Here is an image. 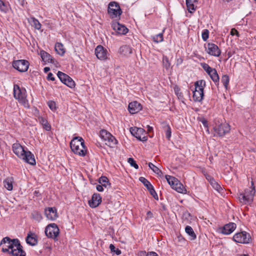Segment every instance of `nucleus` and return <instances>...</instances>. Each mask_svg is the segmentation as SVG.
Instances as JSON below:
<instances>
[{
  "mask_svg": "<svg viewBox=\"0 0 256 256\" xmlns=\"http://www.w3.org/2000/svg\"><path fill=\"white\" fill-rule=\"evenodd\" d=\"M72 150L80 156H84L86 154V148L84 146V140L81 137L74 138L70 142Z\"/></svg>",
  "mask_w": 256,
  "mask_h": 256,
  "instance_id": "obj_1",
  "label": "nucleus"
},
{
  "mask_svg": "<svg viewBox=\"0 0 256 256\" xmlns=\"http://www.w3.org/2000/svg\"><path fill=\"white\" fill-rule=\"evenodd\" d=\"M14 98L25 108H30L28 102L26 98V92L24 88H20L18 84H14Z\"/></svg>",
  "mask_w": 256,
  "mask_h": 256,
  "instance_id": "obj_2",
  "label": "nucleus"
},
{
  "mask_svg": "<svg viewBox=\"0 0 256 256\" xmlns=\"http://www.w3.org/2000/svg\"><path fill=\"white\" fill-rule=\"evenodd\" d=\"M206 82L204 80H200L195 82V90L193 92V98L194 101L200 102L204 97V88Z\"/></svg>",
  "mask_w": 256,
  "mask_h": 256,
  "instance_id": "obj_3",
  "label": "nucleus"
},
{
  "mask_svg": "<svg viewBox=\"0 0 256 256\" xmlns=\"http://www.w3.org/2000/svg\"><path fill=\"white\" fill-rule=\"evenodd\" d=\"M108 12L110 16L113 18L119 17L122 13V10L118 2H112L108 4Z\"/></svg>",
  "mask_w": 256,
  "mask_h": 256,
  "instance_id": "obj_4",
  "label": "nucleus"
},
{
  "mask_svg": "<svg viewBox=\"0 0 256 256\" xmlns=\"http://www.w3.org/2000/svg\"><path fill=\"white\" fill-rule=\"evenodd\" d=\"M100 136L105 142V144L110 147H114L117 143V140L116 138L106 130H102L100 132Z\"/></svg>",
  "mask_w": 256,
  "mask_h": 256,
  "instance_id": "obj_5",
  "label": "nucleus"
},
{
  "mask_svg": "<svg viewBox=\"0 0 256 256\" xmlns=\"http://www.w3.org/2000/svg\"><path fill=\"white\" fill-rule=\"evenodd\" d=\"M100 136L105 142V144L110 147H114L117 143V140L116 138L106 130H102L100 132Z\"/></svg>",
  "mask_w": 256,
  "mask_h": 256,
  "instance_id": "obj_6",
  "label": "nucleus"
},
{
  "mask_svg": "<svg viewBox=\"0 0 256 256\" xmlns=\"http://www.w3.org/2000/svg\"><path fill=\"white\" fill-rule=\"evenodd\" d=\"M45 234L48 238L55 239L60 234V230L56 224H50L46 226Z\"/></svg>",
  "mask_w": 256,
  "mask_h": 256,
  "instance_id": "obj_7",
  "label": "nucleus"
},
{
  "mask_svg": "<svg viewBox=\"0 0 256 256\" xmlns=\"http://www.w3.org/2000/svg\"><path fill=\"white\" fill-rule=\"evenodd\" d=\"M234 242L240 244H248L250 241V234L245 231L235 234L233 236Z\"/></svg>",
  "mask_w": 256,
  "mask_h": 256,
  "instance_id": "obj_8",
  "label": "nucleus"
},
{
  "mask_svg": "<svg viewBox=\"0 0 256 256\" xmlns=\"http://www.w3.org/2000/svg\"><path fill=\"white\" fill-rule=\"evenodd\" d=\"M16 240H19L18 239L10 240L8 237L4 238L0 242V245H2V250L4 252H9L14 248L16 245Z\"/></svg>",
  "mask_w": 256,
  "mask_h": 256,
  "instance_id": "obj_9",
  "label": "nucleus"
},
{
  "mask_svg": "<svg viewBox=\"0 0 256 256\" xmlns=\"http://www.w3.org/2000/svg\"><path fill=\"white\" fill-rule=\"evenodd\" d=\"M214 130L219 136H224L226 134L230 132V126L228 123L224 122L216 124L214 127Z\"/></svg>",
  "mask_w": 256,
  "mask_h": 256,
  "instance_id": "obj_10",
  "label": "nucleus"
},
{
  "mask_svg": "<svg viewBox=\"0 0 256 256\" xmlns=\"http://www.w3.org/2000/svg\"><path fill=\"white\" fill-rule=\"evenodd\" d=\"M130 131L131 134L138 140L142 142H145L147 140L146 137L144 136L145 130L142 128L131 127L130 128Z\"/></svg>",
  "mask_w": 256,
  "mask_h": 256,
  "instance_id": "obj_11",
  "label": "nucleus"
},
{
  "mask_svg": "<svg viewBox=\"0 0 256 256\" xmlns=\"http://www.w3.org/2000/svg\"><path fill=\"white\" fill-rule=\"evenodd\" d=\"M12 66L20 72H25L28 68L29 62L24 60H14L12 62Z\"/></svg>",
  "mask_w": 256,
  "mask_h": 256,
  "instance_id": "obj_12",
  "label": "nucleus"
},
{
  "mask_svg": "<svg viewBox=\"0 0 256 256\" xmlns=\"http://www.w3.org/2000/svg\"><path fill=\"white\" fill-rule=\"evenodd\" d=\"M95 54L100 60H106L109 56L108 50L100 45L98 46L95 48Z\"/></svg>",
  "mask_w": 256,
  "mask_h": 256,
  "instance_id": "obj_13",
  "label": "nucleus"
},
{
  "mask_svg": "<svg viewBox=\"0 0 256 256\" xmlns=\"http://www.w3.org/2000/svg\"><path fill=\"white\" fill-rule=\"evenodd\" d=\"M205 48L206 52L211 56L218 57L220 55L221 51L220 49L214 44L208 43Z\"/></svg>",
  "mask_w": 256,
  "mask_h": 256,
  "instance_id": "obj_14",
  "label": "nucleus"
},
{
  "mask_svg": "<svg viewBox=\"0 0 256 256\" xmlns=\"http://www.w3.org/2000/svg\"><path fill=\"white\" fill-rule=\"evenodd\" d=\"M44 214L50 220H56L58 216L57 209L55 207H48L44 210Z\"/></svg>",
  "mask_w": 256,
  "mask_h": 256,
  "instance_id": "obj_15",
  "label": "nucleus"
},
{
  "mask_svg": "<svg viewBox=\"0 0 256 256\" xmlns=\"http://www.w3.org/2000/svg\"><path fill=\"white\" fill-rule=\"evenodd\" d=\"M16 245L14 246V248L10 251V254L12 256H26V254L22 250V246H21L19 240H16Z\"/></svg>",
  "mask_w": 256,
  "mask_h": 256,
  "instance_id": "obj_16",
  "label": "nucleus"
},
{
  "mask_svg": "<svg viewBox=\"0 0 256 256\" xmlns=\"http://www.w3.org/2000/svg\"><path fill=\"white\" fill-rule=\"evenodd\" d=\"M139 180L140 182H142L144 186L148 188V190H149L150 194L153 196V197L155 198L158 200V195L154 190L153 186L152 185V184L144 177H140L139 178Z\"/></svg>",
  "mask_w": 256,
  "mask_h": 256,
  "instance_id": "obj_17",
  "label": "nucleus"
},
{
  "mask_svg": "<svg viewBox=\"0 0 256 256\" xmlns=\"http://www.w3.org/2000/svg\"><path fill=\"white\" fill-rule=\"evenodd\" d=\"M12 149L14 154L19 158H23V155L25 154L26 150L19 143L16 142L12 146Z\"/></svg>",
  "mask_w": 256,
  "mask_h": 256,
  "instance_id": "obj_18",
  "label": "nucleus"
},
{
  "mask_svg": "<svg viewBox=\"0 0 256 256\" xmlns=\"http://www.w3.org/2000/svg\"><path fill=\"white\" fill-rule=\"evenodd\" d=\"M236 225L234 222H230L220 228V232L224 234H230L236 228Z\"/></svg>",
  "mask_w": 256,
  "mask_h": 256,
  "instance_id": "obj_19",
  "label": "nucleus"
},
{
  "mask_svg": "<svg viewBox=\"0 0 256 256\" xmlns=\"http://www.w3.org/2000/svg\"><path fill=\"white\" fill-rule=\"evenodd\" d=\"M102 202V198L100 194H94L91 200H89V205L91 208H95L99 206Z\"/></svg>",
  "mask_w": 256,
  "mask_h": 256,
  "instance_id": "obj_20",
  "label": "nucleus"
},
{
  "mask_svg": "<svg viewBox=\"0 0 256 256\" xmlns=\"http://www.w3.org/2000/svg\"><path fill=\"white\" fill-rule=\"evenodd\" d=\"M142 106L140 103L136 101L131 102L128 104V110L130 113L134 114L142 110Z\"/></svg>",
  "mask_w": 256,
  "mask_h": 256,
  "instance_id": "obj_21",
  "label": "nucleus"
},
{
  "mask_svg": "<svg viewBox=\"0 0 256 256\" xmlns=\"http://www.w3.org/2000/svg\"><path fill=\"white\" fill-rule=\"evenodd\" d=\"M21 159L24 160L25 162L30 164L31 165L36 164V160L34 154L30 151H26L23 155V158Z\"/></svg>",
  "mask_w": 256,
  "mask_h": 256,
  "instance_id": "obj_22",
  "label": "nucleus"
},
{
  "mask_svg": "<svg viewBox=\"0 0 256 256\" xmlns=\"http://www.w3.org/2000/svg\"><path fill=\"white\" fill-rule=\"evenodd\" d=\"M250 184V186L248 188L246 189L244 191V192L248 196V199L249 200H252L253 202L254 198L256 194V190L254 186V182L251 181Z\"/></svg>",
  "mask_w": 256,
  "mask_h": 256,
  "instance_id": "obj_23",
  "label": "nucleus"
},
{
  "mask_svg": "<svg viewBox=\"0 0 256 256\" xmlns=\"http://www.w3.org/2000/svg\"><path fill=\"white\" fill-rule=\"evenodd\" d=\"M26 242L28 244L32 246L36 245L38 243V239L36 234L31 232H30L26 238Z\"/></svg>",
  "mask_w": 256,
  "mask_h": 256,
  "instance_id": "obj_24",
  "label": "nucleus"
},
{
  "mask_svg": "<svg viewBox=\"0 0 256 256\" xmlns=\"http://www.w3.org/2000/svg\"><path fill=\"white\" fill-rule=\"evenodd\" d=\"M112 26L116 32L120 34H125L128 32V29L124 26L118 22L113 24Z\"/></svg>",
  "mask_w": 256,
  "mask_h": 256,
  "instance_id": "obj_25",
  "label": "nucleus"
},
{
  "mask_svg": "<svg viewBox=\"0 0 256 256\" xmlns=\"http://www.w3.org/2000/svg\"><path fill=\"white\" fill-rule=\"evenodd\" d=\"M132 52V48L128 46L124 45L120 48L119 52L126 56H130Z\"/></svg>",
  "mask_w": 256,
  "mask_h": 256,
  "instance_id": "obj_26",
  "label": "nucleus"
},
{
  "mask_svg": "<svg viewBox=\"0 0 256 256\" xmlns=\"http://www.w3.org/2000/svg\"><path fill=\"white\" fill-rule=\"evenodd\" d=\"M172 188L180 193L184 194L186 192L183 184L178 179Z\"/></svg>",
  "mask_w": 256,
  "mask_h": 256,
  "instance_id": "obj_27",
  "label": "nucleus"
},
{
  "mask_svg": "<svg viewBox=\"0 0 256 256\" xmlns=\"http://www.w3.org/2000/svg\"><path fill=\"white\" fill-rule=\"evenodd\" d=\"M41 58L43 61L46 62L54 63V60L52 59V56L45 51L42 50L40 52Z\"/></svg>",
  "mask_w": 256,
  "mask_h": 256,
  "instance_id": "obj_28",
  "label": "nucleus"
},
{
  "mask_svg": "<svg viewBox=\"0 0 256 256\" xmlns=\"http://www.w3.org/2000/svg\"><path fill=\"white\" fill-rule=\"evenodd\" d=\"M248 196L244 192L240 193L238 195V198L240 203L244 204H250L252 202L249 200Z\"/></svg>",
  "mask_w": 256,
  "mask_h": 256,
  "instance_id": "obj_29",
  "label": "nucleus"
},
{
  "mask_svg": "<svg viewBox=\"0 0 256 256\" xmlns=\"http://www.w3.org/2000/svg\"><path fill=\"white\" fill-rule=\"evenodd\" d=\"M14 180L12 178H7L4 181V186L8 190H12L13 188Z\"/></svg>",
  "mask_w": 256,
  "mask_h": 256,
  "instance_id": "obj_30",
  "label": "nucleus"
},
{
  "mask_svg": "<svg viewBox=\"0 0 256 256\" xmlns=\"http://www.w3.org/2000/svg\"><path fill=\"white\" fill-rule=\"evenodd\" d=\"M55 50L57 54L61 56H64L66 52L64 45L60 42H56V44Z\"/></svg>",
  "mask_w": 256,
  "mask_h": 256,
  "instance_id": "obj_31",
  "label": "nucleus"
},
{
  "mask_svg": "<svg viewBox=\"0 0 256 256\" xmlns=\"http://www.w3.org/2000/svg\"><path fill=\"white\" fill-rule=\"evenodd\" d=\"M198 0H186V4L188 10L190 12L195 10L194 4L197 2Z\"/></svg>",
  "mask_w": 256,
  "mask_h": 256,
  "instance_id": "obj_32",
  "label": "nucleus"
},
{
  "mask_svg": "<svg viewBox=\"0 0 256 256\" xmlns=\"http://www.w3.org/2000/svg\"><path fill=\"white\" fill-rule=\"evenodd\" d=\"M185 231L186 234L190 236V239L194 240L196 238V235L192 228L189 226H187L185 228Z\"/></svg>",
  "mask_w": 256,
  "mask_h": 256,
  "instance_id": "obj_33",
  "label": "nucleus"
},
{
  "mask_svg": "<svg viewBox=\"0 0 256 256\" xmlns=\"http://www.w3.org/2000/svg\"><path fill=\"white\" fill-rule=\"evenodd\" d=\"M212 80L214 82H217L219 81V76L216 69L214 68L210 74H208Z\"/></svg>",
  "mask_w": 256,
  "mask_h": 256,
  "instance_id": "obj_34",
  "label": "nucleus"
},
{
  "mask_svg": "<svg viewBox=\"0 0 256 256\" xmlns=\"http://www.w3.org/2000/svg\"><path fill=\"white\" fill-rule=\"evenodd\" d=\"M40 122L43 126V127L46 130H50V126L48 123V121L44 118L40 117L38 118Z\"/></svg>",
  "mask_w": 256,
  "mask_h": 256,
  "instance_id": "obj_35",
  "label": "nucleus"
},
{
  "mask_svg": "<svg viewBox=\"0 0 256 256\" xmlns=\"http://www.w3.org/2000/svg\"><path fill=\"white\" fill-rule=\"evenodd\" d=\"M148 166L154 173L156 174H157L161 176L162 174V172L152 163L149 162Z\"/></svg>",
  "mask_w": 256,
  "mask_h": 256,
  "instance_id": "obj_36",
  "label": "nucleus"
},
{
  "mask_svg": "<svg viewBox=\"0 0 256 256\" xmlns=\"http://www.w3.org/2000/svg\"><path fill=\"white\" fill-rule=\"evenodd\" d=\"M165 177L168 182L170 186L172 188V186H174V184H176L177 178L169 175H166Z\"/></svg>",
  "mask_w": 256,
  "mask_h": 256,
  "instance_id": "obj_37",
  "label": "nucleus"
},
{
  "mask_svg": "<svg viewBox=\"0 0 256 256\" xmlns=\"http://www.w3.org/2000/svg\"><path fill=\"white\" fill-rule=\"evenodd\" d=\"M210 182L212 186L217 191L220 192L222 190L220 186L213 178L210 179Z\"/></svg>",
  "mask_w": 256,
  "mask_h": 256,
  "instance_id": "obj_38",
  "label": "nucleus"
},
{
  "mask_svg": "<svg viewBox=\"0 0 256 256\" xmlns=\"http://www.w3.org/2000/svg\"><path fill=\"white\" fill-rule=\"evenodd\" d=\"M98 182L100 184L104 186L105 188L110 185L108 178L106 176H101L99 178Z\"/></svg>",
  "mask_w": 256,
  "mask_h": 256,
  "instance_id": "obj_39",
  "label": "nucleus"
},
{
  "mask_svg": "<svg viewBox=\"0 0 256 256\" xmlns=\"http://www.w3.org/2000/svg\"><path fill=\"white\" fill-rule=\"evenodd\" d=\"M152 38V40L156 43L160 42L164 40L163 33H160L157 35L153 36Z\"/></svg>",
  "mask_w": 256,
  "mask_h": 256,
  "instance_id": "obj_40",
  "label": "nucleus"
},
{
  "mask_svg": "<svg viewBox=\"0 0 256 256\" xmlns=\"http://www.w3.org/2000/svg\"><path fill=\"white\" fill-rule=\"evenodd\" d=\"M60 80V81L64 83V82H66V78H68V76L64 74L62 72H61L60 71H58L57 74Z\"/></svg>",
  "mask_w": 256,
  "mask_h": 256,
  "instance_id": "obj_41",
  "label": "nucleus"
},
{
  "mask_svg": "<svg viewBox=\"0 0 256 256\" xmlns=\"http://www.w3.org/2000/svg\"><path fill=\"white\" fill-rule=\"evenodd\" d=\"M162 64L166 70H168L170 66V63L166 56H163L162 57Z\"/></svg>",
  "mask_w": 256,
  "mask_h": 256,
  "instance_id": "obj_42",
  "label": "nucleus"
},
{
  "mask_svg": "<svg viewBox=\"0 0 256 256\" xmlns=\"http://www.w3.org/2000/svg\"><path fill=\"white\" fill-rule=\"evenodd\" d=\"M32 214V218L37 222H40L42 218V214L38 212H34Z\"/></svg>",
  "mask_w": 256,
  "mask_h": 256,
  "instance_id": "obj_43",
  "label": "nucleus"
},
{
  "mask_svg": "<svg viewBox=\"0 0 256 256\" xmlns=\"http://www.w3.org/2000/svg\"><path fill=\"white\" fill-rule=\"evenodd\" d=\"M64 84L70 88H74L75 86L74 82L69 76H68V78H66V82H64Z\"/></svg>",
  "mask_w": 256,
  "mask_h": 256,
  "instance_id": "obj_44",
  "label": "nucleus"
},
{
  "mask_svg": "<svg viewBox=\"0 0 256 256\" xmlns=\"http://www.w3.org/2000/svg\"><path fill=\"white\" fill-rule=\"evenodd\" d=\"M222 82L226 88H227L229 83V78L227 75H224L222 78Z\"/></svg>",
  "mask_w": 256,
  "mask_h": 256,
  "instance_id": "obj_45",
  "label": "nucleus"
},
{
  "mask_svg": "<svg viewBox=\"0 0 256 256\" xmlns=\"http://www.w3.org/2000/svg\"><path fill=\"white\" fill-rule=\"evenodd\" d=\"M32 26L34 27L37 30H40L41 28V24L39 22V21L34 18H32Z\"/></svg>",
  "mask_w": 256,
  "mask_h": 256,
  "instance_id": "obj_46",
  "label": "nucleus"
},
{
  "mask_svg": "<svg viewBox=\"0 0 256 256\" xmlns=\"http://www.w3.org/2000/svg\"><path fill=\"white\" fill-rule=\"evenodd\" d=\"M128 162L132 166H133L136 169H138V166L136 164V161L134 160V159L133 158H128Z\"/></svg>",
  "mask_w": 256,
  "mask_h": 256,
  "instance_id": "obj_47",
  "label": "nucleus"
},
{
  "mask_svg": "<svg viewBox=\"0 0 256 256\" xmlns=\"http://www.w3.org/2000/svg\"><path fill=\"white\" fill-rule=\"evenodd\" d=\"M48 105L52 111H54L56 109V104L54 101H48Z\"/></svg>",
  "mask_w": 256,
  "mask_h": 256,
  "instance_id": "obj_48",
  "label": "nucleus"
},
{
  "mask_svg": "<svg viewBox=\"0 0 256 256\" xmlns=\"http://www.w3.org/2000/svg\"><path fill=\"white\" fill-rule=\"evenodd\" d=\"M209 36V32L208 30L205 29L202 32V36L204 41L207 40Z\"/></svg>",
  "mask_w": 256,
  "mask_h": 256,
  "instance_id": "obj_49",
  "label": "nucleus"
},
{
  "mask_svg": "<svg viewBox=\"0 0 256 256\" xmlns=\"http://www.w3.org/2000/svg\"><path fill=\"white\" fill-rule=\"evenodd\" d=\"M202 68L208 74L214 69L210 67L208 64L204 63L202 64Z\"/></svg>",
  "mask_w": 256,
  "mask_h": 256,
  "instance_id": "obj_50",
  "label": "nucleus"
},
{
  "mask_svg": "<svg viewBox=\"0 0 256 256\" xmlns=\"http://www.w3.org/2000/svg\"><path fill=\"white\" fill-rule=\"evenodd\" d=\"M166 128H167V130H166V137L168 139H170V138L171 136V130H170V126L168 125L166 126Z\"/></svg>",
  "mask_w": 256,
  "mask_h": 256,
  "instance_id": "obj_51",
  "label": "nucleus"
},
{
  "mask_svg": "<svg viewBox=\"0 0 256 256\" xmlns=\"http://www.w3.org/2000/svg\"><path fill=\"white\" fill-rule=\"evenodd\" d=\"M0 10L2 11H6V4L2 0H0Z\"/></svg>",
  "mask_w": 256,
  "mask_h": 256,
  "instance_id": "obj_52",
  "label": "nucleus"
},
{
  "mask_svg": "<svg viewBox=\"0 0 256 256\" xmlns=\"http://www.w3.org/2000/svg\"><path fill=\"white\" fill-rule=\"evenodd\" d=\"M230 34L232 36L236 35L237 36H239L238 32L235 28H232L230 31Z\"/></svg>",
  "mask_w": 256,
  "mask_h": 256,
  "instance_id": "obj_53",
  "label": "nucleus"
},
{
  "mask_svg": "<svg viewBox=\"0 0 256 256\" xmlns=\"http://www.w3.org/2000/svg\"><path fill=\"white\" fill-rule=\"evenodd\" d=\"M103 187H104V186L100 184L96 186V188L98 192H102L104 190Z\"/></svg>",
  "mask_w": 256,
  "mask_h": 256,
  "instance_id": "obj_54",
  "label": "nucleus"
},
{
  "mask_svg": "<svg viewBox=\"0 0 256 256\" xmlns=\"http://www.w3.org/2000/svg\"><path fill=\"white\" fill-rule=\"evenodd\" d=\"M47 78L48 80H54V78L52 74L51 73V72H50L48 74V76H47Z\"/></svg>",
  "mask_w": 256,
  "mask_h": 256,
  "instance_id": "obj_55",
  "label": "nucleus"
},
{
  "mask_svg": "<svg viewBox=\"0 0 256 256\" xmlns=\"http://www.w3.org/2000/svg\"><path fill=\"white\" fill-rule=\"evenodd\" d=\"M146 256H158V254L154 252H149L147 254Z\"/></svg>",
  "mask_w": 256,
  "mask_h": 256,
  "instance_id": "obj_56",
  "label": "nucleus"
},
{
  "mask_svg": "<svg viewBox=\"0 0 256 256\" xmlns=\"http://www.w3.org/2000/svg\"><path fill=\"white\" fill-rule=\"evenodd\" d=\"M110 250L112 252H115V250H116V248H115V246L114 244H110Z\"/></svg>",
  "mask_w": 256,
  "mask_h": 256,
  "instance_id": "obj_57",
  "label": "nucleus"
},
{
  "mask_svg": "<svg viewBox=\"0 0 256 256\" xmlns=\"http://www.w3.org/2000/svg\"><path fill=\"white\" fill-rule=\"evenodd\" d=\"M146 214L148 218H152V214L150 211L148 212Z\"/></svg>",
  "mask_w": 256,
  "mask_h": 256,
  "instance_id": "obj_58",
  "label": "nucleus"
},
{
  "mask_svg": "<svg viewBox=\"0 0 256 256\" xmlns=\"http://www.w3.org/2000/svg\"><path fill=\"white\" fill-rule=\"evenodd\" d=\"M116 252V254H117V255H120V254H121V251L119 249L117 248L116 250H115V252Z\"/></svg>",
  "mask_w": 256,
  "mask_h": 256,
  "instance_id": "obj_59",
  "label": "nucleus"
},
{
  "mask_svg": "<svg viewBox=\"0 0 256 256\" xmlns=\"http://www.w3.org/2000/svg\"><path fill=\"white\" fill-rule=\"evenodd\" d=\"M147 128H148L147 130H148V132H150L152 131V130H153L152 127V126H147Z\"/></svg>",
  "mask_w": 256,
  "mask_h": 256,
  "instance_id": "obj_60",
  "label": "nucleus"
},
{
  "mask_svg": "<svg viewBox=\"0 0 256 256\" xmlns=\"http://www.w3.org/2000/svg\"><path fill=\"white\" fill-rule=\"evenodd\" d=\"M44 70L45 72H47L50 70V68L48 67H45Z\"/></svg>",
  "mask_w": 256,
  "mask_h": 256,
  "instance_id": "obj_61",
  "label": "nucleus"
},
{
  "mask_svg": "<svg viewBox=\"0 0 256 256\" xmlns=\"http://www.w3.org/2000/svg\"><path fill=\"white\" fill-rule=\"evenodd\" d=\"M206 178L207 179V180H208V181H209V182H210V178H212L211 176H209V175H206Z\"/></svg>",
  "mask_w": 256,
  "mask_h": 256,
  "instance_id": "obj_62",
  "label": "nucleus"
},
{
  "mask_svg": "<svg viewBox=\"0 0 256 256\" xmlns=\"http://www.w3.org/2000/svg\"><path fill=\"white\" fill-rule=\"evenodd\" d=\"M224 2H230L232 1V0H221Z\"/></svg>",
  "mask_w": 256,
  "mask_h": 256,
  "instance_id": "obj_63",
  "label": "nucleus"
},
{
  "mask_svg": "<svg viewBox=\"0 0 256 256\" xmlns=\"http://www.w3.org/2000/svg\"><path fill=\"white\" fill-rule=\"evenodd\" d=\"M202 123H203V124H204V126H206V123H207V122H206V120H204V121H202Z\"/></svg>",
  "mask_w": 256,
  "mask_h": 256,
  "instance_id": "obj_64",
  "label": "nucleus"
}]
</instances>
